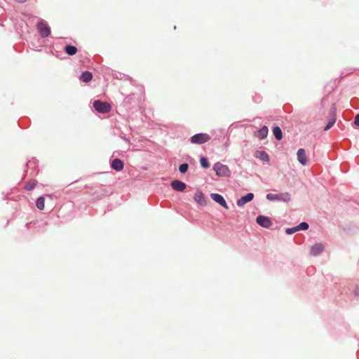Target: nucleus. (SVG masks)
I'll use <instances>...</instances> for the list:
<instances>
[{
    "instance_id": "f257e3e1",
    "label": "nucleus",
    "mask_w": 359,
    "mask_h": 359,
    "mask_svg": "<svg viewBox=\"0 0 359 359\" xmlns=\"http://www.w3.org/2000/svg\"><path fill=\"white\" fill-rule=\"evenodd\" d=\"M213 170L215 171L216 175L219 177H229L231 175L229 167L219 162L215 163Z\"/></svg>"
},
{
    "instance_id": "f03ea898",
    "label": "nucleus",
    "mask_w": 359,
    "mask_h": 359,
    "mask_svg": "<svg viewBox=\"0 0 359 359\" xmlns=\"http://www.w3.org/2000/svg\"><path fill=\"white\" fill-rule=\"evenodd\" d=\"M93 107L100 113H108L111 110V106L109 103L100 100L94 101Z\"/></svg>"
},
{
    "instance_id": "7ed1b4c3",
    "label": "nucleus",
    "mask_w": 359,
    "mask_h": 359,
    "mask_svg": "<svg viewBox=\"0 0 359 359\" xmlns=\"http://www.w3.org/2000/svg\"><path fill=\"white\" fill-rule=\"evenodd\" d=\"M210 136L207 133H198L192 136L190 141L192 144H201L208 142Z\"/></svg>"
},
{
    "instance_id": "20e7f679",
    "label": "nucleus",
    "mask_w": 359,
    "mask_h": 359,
    "mask_svg": "<svg viewBox=\"0 0 359 359\" xmlns=\"http://www.w3.org/2000/svg\"><path fill=\"white\" fill-rule=\"evenodd\" d=\"M36 27L39 32V34L42 37H46L50 33V27H48V24L46 22H44L43 20H40L38 22Z\"/></svg>"
},
{
    "instance_id": "39448f33",
    "label": "nucleus",
    "mask_w": 359,
    "mask_h": 359,
    "mask_svg": "<svg viewBox=\"0 0 359 359\" xmlns=\"http://www.w3.org/2000/svg\"><path fill=\"white\" fill-rule=\"evenodd\" d=\"M256 221L259 225L266 229L269 228L272 225L271 219L266 216H258Z\"/></svg>"
},
{
    "instance_id": "423d86ee",
    "label": "nucleus",
    "mask_w": 359,
    "mask_h": 359,
    "mask_svg": "<svg viewBox=\"0 0 359 359\" xmlns=\"http://www.w3.org/2000/svg\"><path fill=\"white\" fill-rule=\"evenodd\" d=\"M210 196L213 201H215L216 203L221 205L224 208H226V209L229 208L224 197L222 195H220L219 194H211Z\"/></svg>"
},
{
    "instance_id": "0eeeda50",
    "label": "nucleus",
    "mask_w": 359,
    "mask_h": 359,
    "mask_svg": "<svg viewBox=\"0 0 359 359\" xmlns=\"http://www.w3.org/2000/svg\"><path fill=\"white\" fill-rule=\"evenodd\" d=\"M171 187L175 191H183L186 189L187 185L183 182L175 180L171 182Z\"/></svg>"
},
{
    "instance_id": "6e6552de",
    "label": "nucleus",
    "mask_w": 359,
    "mask_h": 359,
    "mask_svg": "<svg viewBox=\"0 0 359 359\" xmlns=\"http://www.w3.org/2000/svg\"><path fill=\"white\" fill-rule=\"evenodd\" d=\"M297 159H298L299 162L302 165H305L308 161L305 150L304 149H299L297 151Z\"/></svg>"
},
{
    "instance_id": "1a4fd4ad",
    "label": "nucleus",
    "mask_w": 359,
    "mask_h": 359,
    "mask_svg": "<svg viewBox=\"0 0 359 359\" xmlns=\"http://www.w3.org/2000/svg\"><path fill=\"white\" fill-rule=\"evenodd\" d=\"M253 198H254V194L252 193H249V194H246L245 196H242L241 198H239L237 201V205L243 206L248 202L252 201Z\"/></svg>"
},
{
    "instance_id": "9d476101",
    "label": "nucleus",
    "mask_w": 359,
    "mask_h": 359,
    "mask_svg": "<svg viewBox=\"0 0 359 359\" xmlns=\"http://www.w3.org/2000/svg\"><path fill=\"white\" fill-rule=\"evenodd\" d=\"M194 199L196 202L199 203L201 205H206V201L203 194L201 191H197L195 193Z\"/></svg>"
},
{
    "instance_id": "9b49d317",
    "label": "nucleus",
    "mask_w": 359,
    "mask_h": 359,
    "mask_svg": "<svg viewBox=\"0 0 359 359\" xmlns=\"http://www.w3.org/2000/svg\"><path fill=\"white\" fill-rule=\"evenodd\" d=\"M324 250V245L321 243H316L311 249V255L316 256Z\"/></svg>"
},
{
    "instance_id": "f8f14e48",
    "label": "nucleus",
    "mask_w": 359,
    "mask_h": 359,
    "mask_svg": "<svg viewBox=\"0 0 359 359\" xmlns=\"http://www.w3.org/2000/svg\"><path fill=\"white\" fill-rule=\"evenodd\" d=\"M111 166L114 170L121 171L123 168V163L121 160L116 158L112 161Z\"/></svg>"
},
{
    "instance_id": "ddd939ff",
    "label": "nucleus",
    "mask_w": 359,
    "mask_h": 359,
    "mask_svg": "<svg viewBox=\"0 0 359 359\" xmlns=\"http://www.w3.org/2000/svg\"><path fill=\"white\" fill-rule=\"evenodd\" d=\"M268 132V128L266 126H263L259 130L256 132L255 136L260 140H263L267 136Z\"/></svg>"
},
{
    "instance_id": "4468645a",
    "label": "nucleus",
    "mask_w": 359,
    "mask_h": 359,
    "mask_svg": "<svg viewBox=\"0 0 359 359\" xmlns=\"http://www.w3.org/2000/svg\"><path fill=\"white\" fill-rule=\"evenodd\" d=\"M255 157H257L264 161H269V156L267 154V153L265 152L264 151H257L255 153Z\"/></svg>"
},
{
    "instance_id": "2eb2a0df",
    "label": "nucleus",
    "mask_w": 359,
    "mask_h": 359,
    "mask_svg": "<svg viewBox=\"0 0 359 359\" xmlns=\"http://www.w3.org/2000/svg\"><path fill=\"white\" fill-rule=\"evenodd\" d=\"M65 52L69 55H74L77 53V48L72 45H67L64 48Z\"/></svg>"
},
{
    "instance_id": "dca6fc26",
    "label": "nucleus",
    "mask_w": 359,
    "mask_h": 359,
    "mask_svg": "<svg viewBox=\"0 0 359 359\" xmlns=\"http://www.w3.org/2000/svg\"><path fill=\"white\" fill-rule=\"evenodd\" d=\"M332 116L329 120V122H328L327 125L325 127L324 130H328L329 129H330L332 127V126L334 124V123L336 122L335 109H332Z\"/></svg>"
},
{
    "instance_id": "f3484780",
    "label": "nucleus",
    "mask_w": 359,
    "mask_h": 359,
    "mask_svg": "<svg viewBox=\"0 0 359 359\" xmlns=\"http://www.w3.org/2000/svg\"><path fill=\"white\" fill-rule=\"evenodd\" d=\"M93 79V74L91 72H83L81 76V78L80 79L83 81V82H85V83H88L90 81H91Z\"/></svg>"
},
{
    "instance_id": "a211bd4d",
    "label": "nucleus",
    "mask_w": 359,
    "mask_h": 359,
    "mask_svg": "<svg viewBox=\"0 0 359 359\" xmlns=\"http://www.w3.org/2000/svg\"><path fill=\"white\" fill-rule=\"evenodd\" d=\"M273 133L275 136V137L278 140H280L283 137V135H282V130L280 128V127L278 126H275L273 128Z\"/></svg>"
},
{
    "instance_id": "6ab92c4d",
    "label": "nucleus",
    "mask_w": 359,
    "mask_h": 359,
    "mask_svg": "<svg viewBox=\"0 0 359 359\" xmlns=\"http://www.w3.org/2000/svg\"><path fill=\"white\" fill-rule=\"evenodd\" d=\"M36 205L38 209L43 210L45 208V198L42 196L39 197L36 202Z\"/></svg>"
},
{
    "instance_id": "aec40b11",
    "label": "nucleus",
    "mask_w": 359,
    "mask_h": 359,
    "mask_svg": "<svg viewBox=\"0 0 359 359\" xmlns=\"http://www.w3.org/2000/svg\"><path fill=\"white\" fill-rule=\"evenodd\" d=\"M266 198L269 201H280V194H268Z\"/></svg>"
},
{
    "instance_id": "412c9836",
    "label": "nucleus",
    "mask_w": 359,
    "mask_h": 359,
    "mask_svg": "<svg viewBox=\"0 0 359 359\" xmlns=\"http://www.w3.org/2000/svg\"><path fill=\"white\" fill-rule=\"evenodd\" d=\"M290 200V194L287 192L280 194V201L287 202Z\"/></svg>"
},
{
    "instance_id": "4be33fe9",
    "label": "nucleus",
    "mask_w": 359,
    "mask_h": 359,
    "mask_svg": "<svg viewBox=\"0 0 359 359\" xmlns=\"http://www.w3.org/2000/svg\"><path fill=\"white\" fill-rule=\"evenodd\" d=\"M36 185V182L30 181L26 184L25 189L27 191H32L35 188Z\"/></svg>"
},
{
    "instance_id": "5701e85b",
    "label": "nucleus",
    "mask_w": 359,
    "mask_h": 359,
    "mask_svg": "<svg viewBox=\"0 0 359 359\" xmlns=\"http://www.w3.org/2000/svg\"><path fill=\"white\" fill-rule=\"evenodd\" d=\"M200 163L201 166L204 168H208L210 167L208 161L205 157L202 156L200 159Z\"/></svg>"
},
{
    "instance_id": "b1692460",
    "label": "nucleus",
    "mask_w": 359,
    "mask_h": 359,
    "mask_svg": "<svg viewBox=\"0 0 359 359\" xmlns=\"http://www.w3.org/2000/svg\"><path fill=\"white\" fill-rule=\"evenodd\" d=\"M298 231L299 230H306L309 228V224L306 222H302L300 224L297 225Z\"/></svg>"
},
{
    "instance_id": "393cba45",
    "label": "nucleus",
    "mask_w": 359,
    "mask_h": 359,
    "mask_svg": "<svg viewBox=\"0 0 359 359\" xmlns=\"http://www.w3.org/2000/svg\"><path fill=\"white\" fill-rule=\"evenodd\" d=\"M188 167L187 163H183L180 165L179 170L182 173H185L188 170Z\"/></svg>"
},
{
    "instance_id": "a878e982",
    "label": "nucleus",
    "mask_w": 359,
    "mask_h": 359,
    "mask_svg": "<svg viewBox=\"0 0 359 359\" xmlns=\"http://www.w3.org/2000/svg\"><path fill=\"white\" fill-rule=\"evenodd\" d=\"M298 231L297 226L293 228H288L285 230L287 234H292Z\"/></svg>"
},
{
    "instance_id": "bb28decb",
    "label": "nucleus",
    "mask_w": 359,
    "mask_h": 359,
    "mask_svg": "<svg viewBox=\"0 0 359 359\" xmlns=\"http://www.w3.org/2000/svg\"><path fill=\"white\" fill-rule=\"evenodd\" d=\"M354 123L359 126V114H357L355 117V121H354Z\"/></svg>"
},
{
    "instance_id": "cd10ccee",
    "label": "nucleus",
    "mask_w": 359,
    "mask_h": 359,
    "mask_svg": "<svg viewBox=\"0 0 359 359\" xmlns=\"http://www.w3.org/2000/svg\"><path fill=\"white\" fill-rule=\"evenodd\" d=\"M17 1L20 2V3H24L27 0H16Z\"/></svg>"
}]
</instances>
